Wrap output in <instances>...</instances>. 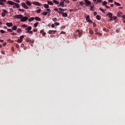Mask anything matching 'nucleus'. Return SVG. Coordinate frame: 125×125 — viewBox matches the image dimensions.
Listing matches in <instances>:
<instances>
[{"instance_id": "1", "label": "nucleus", "mask_w": 125, "mask_h": 125, "mask_svg": "<svg viewBox=\"0 0 125 125\" xmlns=\"http://www.w3.org/2000/svg\"><path fill=\"white\" fill-rule=\"evenodd\" d=\"M7 4H10V5H15L17 8H20V5L19 3H16L12 1H8L7 2Z\"/></svg>"}, {"instance_id": "2", "label": "nucleus", "mask_w": 125, "mask_h": 125, "mask_svg": "<svg viewBox=\"0 0 125 125\" xmlns=\"http://www.w3.org/2000/svg\"><path fill=\"white\" fill-rule=\"evenodd\" d=\"M85 1V5L86 6H90V4H91V2L88 0H84Z\"/></svg>"}, {"instance_id": "3", "label": "nucleus", "mask_w": 125, "mask_h": 125, "mask_svg": "<svg viewBox=\"0 0 125 125\" xmlns=\"http://www.w3.org/2000/svg\"><path fill=\"white\" fill-rule=\"evenodd\" d=\"M22 17H23V15H15L13 17L14 19L16 18V19H21Z\"/></svg>"}, {"instance_id": "4", "label": "nucleus", "mask_w": 125, "mask_h": 125, "mask_svg": "<svg viewBox=\"0 0 125 125\" xmlns=\"http://www.w3.org/2000/svg\"><path fill=\"white\" fill-rule=\"evenodd\" d=\"M58 13H60V14H62V17H67V16H68V14H67V13H63V12L58 11Z\"/></svg>"}, {"instance_id": "5", "label": "nucleus", "mask_w": 125, "mask_h": 125, "mask_svg": "<svg viewBox=\"0 0 125 125\" xmlns=\"http://www.w3.org/2000/svg\"><path fill=\"white\" fill-rule=\"evenodd\" d=\"M86 20L87 22H89V23H90V24H92L93 22L92 21L90 20V17H89V15L87 16Z\"/></svg>"}, {"instance_id": "6", "label": "nucleus", "mask_w": 125, "mask_h": 125, "mask_svg": "<svg viewBox=\"0 0 125 125\" xmlns=\"http://www.w3.org/2000/svg\"><path fill=\"white\" fill-rule=\"evenodd\" d=\"M27 20H28V17H23V16H22V17L21 18V22H26V21H27Z\"/></svg>"}, {"instance_id": "7", "label": "nucleus", "mask_w": 125, "mask_h": 125, "mask_svg": "<svg viewBox=\"0 0 125 125\" xmlns=\"http://www.w3.org/2000/svg\"><path fill=\"white\" fill-rule=\"evenodd\" d=\"M21 5L23 8H25V9H29V7L27 5H26V3L25 2H22L21 3Z\"/></svg>"}, {"instance_id": "8", "label": "nucleus", "mask_w": 125, "mask_h": 125, "mask_svg": "<svg viewBox=\"0 0 125 125\" xmlns=\"http://www.w3.org/2000/svg\"><path fill=\"white\" fill-rule=\"evenodd\" d=\"M103 5H104V6H105L106 8H107V9L110 8V6L107 5V1H104L103 2Z\"/></svg>"}, {"instance_id": "9", "label": "nucleus", "mask_w": 125, "mask_h": 125, "mask_svg": "<svg viewBox=\"0 0 125 125\" xmlns=\"http://www.w3.org/2000/svg\"><path fill=\"white\" fill-rule=\"evenodd\" d=\"M7 13V11H6V10H3V12L1 13L2 17H4Z\"/></svg>"}, {"instance_id": "10", "label": "nucleus", "mask_w": 125, "mask_h": 125, "mask_svg": "<svg viewBox=\"0 0 125 125\" xmlns=\"http://www.w3.org/2000/svg\"><path fill=\"white\" fill-rule=\"evenodd\" d=\"M32 3L33 4H34V5H38V6H41V5H42L40 2L37 1H34Z\"/></svg>"}, {"instance_id": "11", "label": "nucleus", "mask_w": 125, "mask_h": 125, "mask_svg": "<svg viewBox=\"0 0 125 125\" xmlns=\"http://www.w3.org/2000/svg\"><path fill=\"white\" fill-rule=\"evenodd\" d=\"M56 32L57 31L56 30H49L48 34H52V35H54Z\"/></svg>"}, {"instance_id": "12", "label": "nucleus", "mask_w": 125, "mask_h": 125, "mask_svg": "<svg viewBox=\"0 0 125 125\" xmlns=\"http://www.w3.org/2000/svg\"><path fill=\"white\" fill-rule=\"evenodd\" d=\"M76 33H77V34H78L79 35V38H81V37H82V32L80 31V30H77L76 31Z\"/></svg>"}, {"instance_id": "13", "label": "nucleus", "mask_w": 125, "mask_h": 125, "mask_svg": "<svg viewBox=\"0 0 125 125\" xmlns=\"http://www.w3.org/2000/svg\"><path fill=\"white\" fill-rule=\"evenodd\" d=\"M6 25L7 26V27H12V26H13V24H12V22H7Z\"/></svg>"}, {"instance_id": "14", "label": "nucleus", "mask_w": 125, "mask_h": 125, "mask_svg": "<svg viewBox=\"0 0 125 125\" xmlns=\"http://www.w3.org/2000/svg\"><path fill=\"white\" fill-rule=\"evenodd\" d=\"M106 16H108L109 18H112L113 17V14L112 13H108Z\"/></svg>"}, {"instance_id": "15", "label": "nucleus", "mask_w": 125, "mask_h": 125, "mask_svg": "<svg viewBox=\"0 0 125 125\" xmlns=\"http://www.w3.org/2000/svg\"><path fill=\"white\" fill-rule=\"evenodd\" d=\"M89 32L90 35H93V34H94V32H93V30L92 29V28H89Z\"/></svg>"}, {"instance_id": "16", "label": "nucleus", "mask_w": 125, "mask_h": 125, "mask_svg": "<svg viewBox=\"0 0 125 125\" xmlns=\"http://www.w3.org/2000/svg\"><path fill=\"white\" fill-rule=\"evenodd\" d=\"M64 4H65V2L63 1H61L60 3V6H61V7H64Z\"/></svg>"}, {"instance_id": "17", "label": "nucleus", "mask_w": 125, "mask_h": 125, "mask_svg": "<svg viewBox=\"0 0 125 125\" xmlns=\"http://www.w3.org/2000/svg\"><path fill=\"white\" fill-rule=\"evenodd\" d=\"M90 10H91V11H94L95 10L93 8H94V7L93 6H90Z\"/></svg>"}, {"instance_id": "18", "label": "nucleus", "mask_w": 125, "mask_h": 125, "mask_svg": "<svg viewBox=\"0 0 125 125\" xmlns=\"http://www.w3.org/2000/svg\"><path fill=\"white\" fill-rule=\"evenodd\" d=\"M15 42H18L19 43H21V42H22V40L21 39H18L17 40H15Z\"/></svg>"}, {"instance_id": "19", "label": "nucleus", "mask_w": 125, "mask_h": 125, "mask_svg": "<svg viewBox=\"0 0 125 125\" xmlns=\"http://www.w3.org/2000/svg\"><path fill=\"white\" fill-rule=\"evenodd\" d=\"M101 2H102V0H97V2H94V3H96V4H97L98 3H100Z\"/></svg>"}, {"instance_id": "20", "label": "nucleus", "mask_w": 125, "mask_h": 125, "mask_svg": "<svg viewBox=\"0 0 125 125\" xmlns=\"http://www.w3.org/2000/svg\"><path fill=\"white\" fill-rule=\"evenodd\" d=\"M26 3L27 5H28V6H31V3L30 2V1L29 0H26Z\"/></svg>"}, {"instance_id": "21", "label": "nucleus", "mask_w": 125, "mask_h": 125, "mask_svg": "<svg viewBox=\"0 0 125 125\" xmlns=\"http://www.w3.org/2000/svg\"><path fill=\"white\" fill-rule=\"evenodd\" d=\"M32 30V27L31 26H28L27 28L25 29V31H30Z\"/></svg>"}, {"instance_id": "22", "label": "nucleus", "mask_w": 125, "mask_h": 125, "mask_svg": "<svg viewBox=\"0 0 125 125\" xmlns=\"http://www.w3.org/2000/svg\"><path fill=\"white\" fill-rule=\"evenodd\" d=\"M12 30H13L14 31H16V30H17V26H14L12 27Z\"/></svg>"}, {"instance_id": "23", "label": "nucleus", "mask_w": 125, "mask_h": 125, "mask_svg": "<svg viewBox=\"0 0 125 125\" xmlns=\"http://www.w3.org/2000/svg\"><path fill=\"white\" fill-rule=\"evenodd\" d=\"M35 20V18L32 17L28 20L29 22H32V21H34Z\"/></svg>"}, {"instance_id": "24", "label": "nucleus", "mask_w": 125, "mask_h": 125, "mask_svg": "<svg viewBox=\"0 0 125 125\" xmlns=\"http://www.w3.org/2000/svg\"><path fill=\"white\" fill-rule=\"evenodd\" d=\"M48 4H49L50 5H53L54 4L53 2L50 1H47Z\"/></svg>"}, {"instance_id": "25", "label": "nucleus", "mask_w": 125, "mask_h": 125, "mask_svg": "<svg viewBox=\"0 0 125 125\" xmlns=\"http://www.w3.org/2000/svg\"><path fill=\"white\" fill-rule=\"evenodd\" d=\"M114 4H115V5H117V6H120V5H121L120 3H118L117 2H115Z\"/></svg>"}, {"instance_id": "26", "label": "nucleus", "mask_w": 125, "mask_h": 125, "mask_svg": "<svg viewBox=\"0 0 125 125\" xmlns=\"http://www.w3.org/2000/svg\"><path fill=\"white\" fill-rule=\"evenodd\" d=\"M35 20H36V21H41V18L36 17L35 18Z\"/></svg>"}, {"instance_id": "27", "label": "nucleus", "mask_w": 125, "mask_h": 125, "mask_svg": "<svg viewBox=\"0 0 125 125\" xmlns=\"http://www.w3.org/2000/svg\"><path fill=\"white\" fill-rule=\"evenodd\" d=\"M25 33H26L27 34H33V31H27L25 32Z\"/></svg>"}, {"instance_id": "28", "label": "nucleus", "mask_w": 125, "mask_h": 125, "mask_svg": "<svg viewBox=\"0 0 125 125\" xmlns=\"http://www.w3.org/2000/svg\"><path fill=\"white\" fill-rule=\"evenodd\" d=\"M38 25H39V22H36L34 24L33 27H34V28H37V27H38Z\"/></svg>"}, {"instance_id": "29", "label": "nucleus", "mask_w": 125, "mask_h": 125, "mask_svg": "<svg viewBox=\"0 0 125 125\" xmlns=\"http://www.w3.org/2000/svg\"><path fill=\"white\" fill-rule=\"evenodd\" d=\"M96 19H97V20H100V19H101V17L99 15H97L96 16Z\"/></svg>"}, {"instance_id": "30", "label": "nucleus", "mask_w": 125, "mask_h": 125, "mask_svg": "<svg viewBox=\"0 0 125 125\" xmlns=\"http://www.w3.org/2000/svg\"><path fill=\"white\" fill-rule=\"evenodd\" d=\"M52 20L54 22H57V21H58V20H57V18H53Z\"/></svg>"}, {"instance_id": "31", "label": "nucleus", "mask_w": 125, "mask_h": 125, "mask_svg": "<svg viewBox=\"0 0 125 125\" xmlns=\"http://www.w3.org/2000/svg\"><path fill=\"white\" fill-rule=\"evenodd\" d=\"M59 10H60V11H66V10H67V9H62L61 8H59Z\"/></svg>"}, {"instance_id": "32", "label": "nucleus", "mask_w": 125, "mask_h": 125, "mask_svg": "<svg viewBox=\"0 0 125 125\" xmlns=\"http://www.w3.org/2000/svg\"><path fill=\"white\" fill-rule=\"evenodd\" d=\"M44 7L45 8H48L49 7V6L48 4H45L44 5Z\"/></svg>"}, {"instance_id": "33", "label": "nucleus", "mask_w": 125, "mask_h": 125, "mask_svg": "<svg viewBox=\"0 0 125 125\" xmlns=\"http://www.w3.org/2000/svg\"><path fill=\"white\" fill-rule=\"evenodd\" d=\"M54 3L56 4H59V1H56V0H54L53 1Z\"/></svg>"}, {"instance_id": "34", "label": "nucleus", "mask_w": 125, "mask_h": 125, "mask_svg": "<svg viewBox=\"0 0 125 125\" xmlns=\"http://www.w3.org/2000/svg\"><path fill=\"white\" fill-rule=\"evenodd\" d=\"M103 30L104 32H109V29H106V28H104Z\"/></svg>"}, {"instance_id": "35", "label": "nucleus", "mask_w": 125, "mask_h": 125, "mask_svg": "<svg viewBox=\"0 0 125 125\" xmlns=\"http://www.w3.org/2000/svg\"><path fill=\"white\" fill-rule=\"evenodd\" d=\"M95 35H98L100 37L102 36V34L99 33V32L95 33Z\"/></svg>"}, {"instance_id": "36", "label": "nucleus", "mask_w": 125, "mask_h": 125, "mask_svg": "<svg viewBox=\"0 0 125 125\" xmlns=\"http://www.w3.org/2000/svg\"><path fill=\"white\" fill-rule=\"evenodd\" d=\"M26 42H27L32 43V41L29 39H26Z\"/></svg>"}, {"instance_id": "37", "label": "nucleus", "mask_w": 125, "mask_h": 125, "mask_svg": "<svg viewBox=\"0 0 125 125\" xmlns=\"http://www.w3.org/2000/svg\"><path fill=\"white\" fill-rule=\"evenodd\" d=\"M100 10H101V11L102 12H103L104 13H105V10L104 9H102L101 8H100Z\"/></svg>"}, {"instance_id": "38", "label": "nucleus", "mask_w": 125, "mask_h": 125, "mask_svg": "<svg viewBox=\"0 0 125 125\" xmlns=\"http://www.w3.org/2000/svg\"><path fill=\"white\" fill-rule=\"evenodd\" d=\"M22 32V30L20 28L17 29V33H21Z\"/></svg>"}, {"instance_id": "39", "label": "nucleus", "mask_w": 125, "mask_h": 125, "mask_svg": "<svg viewBox=\"0 0 125 125\" xmlns=\"http://www.w3.org/2000/svg\"><path fill=\"white\" fill-rule=\"evenodd\" d=\"M42 15H44L45 16L46 15H47V12H44L42 13Z\"/></svg>"}, {"instance_id": "40", "label": "nucleus", "mask_w": 125, "mask_h": 125, "mask_svg": "<svg viewBox=\"0 0 125 125\" xmlns=\"http://www.w3.org/2000/svg\"><path fill=\"white\" fill-rule=\"evenodd\" d=\"M21 27H22V28H28V26L26 25V24L22 25Z\"/></svg>"}, {"instance_id": "41", "label": "nucleus", "mask_w": 125, "mask_h": 125, "mask_svg": "<svg viewBox=\"0 0 125 125\" xmlns=\"http://www.w3.org/2000/svg\"><path fill=\"white\" fill-rule=\"evenodd\" d=\"M7 31H8V32H9L10 33H12V32H13V31L11 29H8Z\"/></svg>"}, {"instance_id": "42", "label": "nucleus", "mask_w": 125, "mask_h": 125, "mask_svg": "<svg viewBox=\"0 0 125 125\" xmlns=\"http://www.w3.org/2000/svg\"><path fill=\"white\" fill-rule=\"evenodd\" d=\"M19 11H21V12H24L25 10L23 9H19Z\"/></svg>"}, {"instance_id": "43", "label": "nucleus", "mask_w": 125, "mask_h": 125, "mask_svg": "<svg viewBox=\"0 0 125 125\" xmlns=\"http://www.w3.org/2000/svg\"><path fill=\"white\" fill-rule=\"evenodd\" d=\"M0 32H1V34H4L5 33V31L3 30H0Z\"/></svg>"}, {"instance_id": "44", "label": "nucleus", "mask_w": 125, "mask_h": 125, "mask_svg": "<svg viewBox=\"0 0 125 125\" xmlns=\"http://www.w3.org/2000/svg\"><path fill=\"white\" fill-rule=\"evenodd\" d=\"M54 25H55L56 26H59V25H60V23H59V22H55Z\"/></svg>"}, {"instance_id": "45", "label": "nucleus", "mask_w": 125, "mask_h": 125, "mask_svg": "<svg viewBox=\"0 0 125 125\" xmlns=\"http://www.w3.org/2000/svg\"><path fill=\"white\" fill-rule=\"evenodd\" d=\"M41 11H42V9H39V10H37V13H41Z\"/></svg>"}, {"instance_id": "46", "label": "nucleus", "mask_w": 125, "mask_h": 125, "mask_svg": "<svg viewBox=\"0 0 125 125\" xmlns=\"http://www.w3.org/2000/svg\"><path fill=\"white\" fill-rule=\"evenodd\" d=\"M112 18H113V20H116L118 19V17L117 16L112 17Z\"/></svg>"}, {"instance_id": "47", "label": "nucleus", "mask_w": 125, "mask_h": 125, "mask_svg": "<svg viewBox=\"0 0 125 125\" xmlns=\"http://www.w3.org/2000/svg\"><path fill=\"white\" fill-rule=\"evenodd\" d=\"M20 40H21L22 41V40H23V39H24V36H20Z\"/></svg>"}, {"instance_id": "48", "label": "nucleus", "mask_w": 125, "mask_h": 125, "mask_svg": "<svg viewBox=\"0 0 125 125\" xmlns=\"http://www.w3.org/2000/svg\"><path fill=\"white\" fill-rule=\"evenodd\" d=\"M80 5H83L84 3L83 1H80Z\"/></svg>"}, {"instance_id": "49", "label": "nucleus", "mask_w": 125, "mask_h": 125, "mask_svg": "<svg viewBox=\"0 0 125 125\" xmlns=\"http://www.w3.org/2000/svg\"><path fill=\"white\" fill-rule=\"evenodd\" d=\"M0 1L2 2H6V0H0Z\"/></svg>"}, {"instance_id": "50", "label": "nucleus", "mask_w": 125, "mask_h": 125, "mask_svg": "<svg viewBox=\"0 0 125 125\" xmlns=\"http://www.w3.org/2000/svg\"><path fill=\"white\" fill-rule=\"evenodd\" d=\"M12 36H16L17 35V34L15 33H11Z\"/></svg>"}, {"instance_id": "51", "label": "nucleus", "mask_w": 125, "mask_h": 125, "mask_svg": "<svg viewBox=\"0 0 125 125\" xmlns=\"http://www.w3.org/2000/svg\"><path fill=\"white\" fill-rule=\"evenodd\" d=\"M109 21H114V19L113 18V17L112 18H110Z\"/></svg>"}, {"instance_id": "52", "label": "nucleus", "mask_w": 125, "mask_h": 125, "mask_svg": "<svg viewBox=\"0 0 125 125\" xmlns=\"http://www.w3.org/2000/svg\"><path fill=\"white\" fill-rule=\"evenodd\" d=\"M15 1H16V2H18L19 3L20 2V0H14Z\"/></svg>"}, {"instance_id": "53", "label": "nucleus", "mask_w": 125, "mask_h": 125, "mask_svg": "<svg viewBox=\"0 0 125 125\" xmlns=\"http://www.w3.org/2000/svg\"><path fill=\"white\" fill-rule=\"evenodd\" d=\"M16 46L17 48H19V44H16Z\"/></svg>"}, {"instance_id": "54", "label": "nucleus", "mask_w": 125, "mask_h": 125, "mask_svg": "<svg viewBox=\"0 0 125 125\" xmlns=\"http://www.w3.org/2000/svg\"><path fill=\"white\" fill-rule=\"evenodd\" d=\"M65 3H70V1L67 0H65Z\"/></svg>"}, {"instance_id": "55", "label": "nucleus", "mask_w": 125, "mask_h": 125, "mask_svg": "<svg viewBox=\"0 0 125 125\" xmlns=\"http://www.w3.org/2000/svg\"><path fill=\"white\" fill-rule=\"evenodd\" d=\"M93 27H96L97 25L95 23V22L93 23Z\"/></svg>"}, {"instance_id": "56", "label": "nucleus", "mask_w": 125, "mask_h": 125, "mask_svg": "<svg viewBox=\"0 0 125 125\" xmlns=\"http://www.w3.org/2000/svg\"><path fill=\"white\" fill-rule=\"evenodd\" d=\"M54 10H55V11H57L58 13V11H59V10H58V9H57V8H55V9H54Z\"/></svg>"}, {"instance_id": "57", "label": "nucleus", "mask_w": 125, "mask_h": 125, "mask_svg": "<svg viewBox=\"0 0 125 125\" xmlns=\"http://www.w3.org/2000/svg\"><path fill=\"white\" fill-rule=\"evenodd\" d=\"M4 4L1 1L0 2V5H3Z\"/></svg>"}, {"instance_id": "58", "label": "nucleus", "mask_w": 125, "mask_h": 125, "mask_svg": "<svg viewBox=\"0 0 125 125\" xmlns=\"http://www.w3.org/2000/svg\"><path fill=\"white\" fill-rule=\"evenodd\" d=\"M94 15L95 16H96V15H97V13L96 12H94Z\"/></svg>"}, {"instance_id": "59", "label": "nucleus", "mask_w": 125, "mask_h": 125, "mask_svg": "<svg viewBox=\"0 0 125 125\" xmlns=\"http://www.w3.org/2000/svg\"><path fill=\"white\" fill-rule=\"evenodd\" d=\"M2 45L3 46H5V45H6V42H4L3 43V44H2Z\"/></svg>"}, {"instance_id": "60", "label": "nucleus", "mask_w": 125, "mask_h": 125, "mask_svg": "<svg viewBox=\"0 0 125 125\" xmlns=\"http://www.w3.org/2000/svg\"><path fill=\"white\" fill-rule=\"evenodd\" d=\"M51 27L52 28H54V27H55V25L54 24H52Z\"/></svg>"}, {"instance_id": "61", "label": "nucleus", "mask_w": 125, "mask_h": 125, "mask_svg": "<svg viewBox=\"0 0 125 125\" xmlns=\"http://www.w3.org/2000/svg\"><path fill=\"white\" fill-rule=\"evenodd\" d=\"M33 32H34V33H36V32H38V30L37 29H33Z\"/></svg>"}, {"instance_id": "62", "label": "nucleus", "mask_w": 125, "mask_h": 125, "mask_svg": "<svg viewBox=\"0 0 125 125\" xmlns=\"http://www.w3.org/2000/svg\"><path fill=\"white\" fill-rule=\"evenodd\" d=\"M113 0H108V2H112Z\"/></svg>"}, {"instance_id": "63", "label": "nucleus", "mask_w": 125, "mask_h": 125, "mask_svg": "<svg viewBox=\"0 0 125 125\" xmlns=\"http://www.w3.org/2000/svg\"><path fill=\"white\" fill-rule=\"evenodd\" d=\"M45 35H46V33H45V32H43L42 33V36H45Z\"/></svg>"}, {"instance_id": "64", "label": "nucleus", "mask_w": 125, "mask_h": 125, "mask_svg": "<svg viewBox=\"0 0 125 125\" xmlns=\"http://www.w3.org/2000/svg\"><path fill=\"white\" fill-rule=\"evenodd\" d=\"M1 54H4V51H1Z\"/></svg>"}]
</instances>
